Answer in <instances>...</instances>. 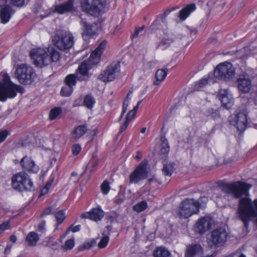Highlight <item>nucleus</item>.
Here are the masks:
<instances>
[{
  "mask_svg": "<svg viewBox=\"0 0 257 257\" xmlns=\"http://www.w3.org/2000/svg\"><path fill=\"white\" fill-rule=\"evenodd\" d=\"M215 77L223 80L232 79L235 74V69L230 63L224 62L218 65L213 73Z\"/></svg>",
  "mask_w": 257,
  "mask_h": 257,
  "instance_id": "obj_9",
  "label": "nucleus"
},
{
  "mask_svg": "<svg viewBox=\"0 0 257 257\" xmlns=\"http://www.w3.org/2000/svg\"><path fill=\"white\" fill-rule=\"evenodd\" d=\"M73 87L66 85L63 86L61 90V94L65 97L69 96L73 91Z\"/></svg>",
  "mask_w": 257,
  "mask_h": 257,
  "instance_id": "obj_36",
  "label": "nucleus"
},
{
  "mask_svg": "<svg viewBox=\"0 0 257 257\" xmlns=\"http://www.w3.org/2000/svg\"><path fill=\"white\" fill-rule=\"evenodd\" d=\"M128 104H129V102H128V101L124 100L123 101V105H122V112H121V115L120 116V117L119 118V120L122 118L123 114L126 111Z\"/></svg>",
  "mask_w": 257,
  "mask_h": 257,
  "instance_id": "obj_46",
  "label": "nucleus"
},
{
  "mask_svg": "<svg viewBox=\"0 0 257 257\" xmlns=\"http://www.w3.org/2000/svg\"><path fill=\"white\" fill-rule=\"evenodd\" d=\"M101 188L102 192L104 194L106 195L108 193L110 190V186L107 180L104 181L101 185Z\"/></svg>",
  "mask_w": 257,
  "mask_h": 257,
  "instance_id": "obj_38",
  "label": "nucleus"
},
{
  "mask_svg": "<svg viewBox=\"0 0 257 257\" xmlns=\"http://www.w3.org/2000/svg\"><path fill=\"white\" fill-rule=\"evenodd\" d=\"M12 186L19 191H32L34 189L33 182L25 172L17 173L12 178Z\"/></svg>",
  "mask_w": 257,
  "mask_h": 257,
  "instance_id": "obj_6",
  "label": "nucleus"
},
{
  "mask_svg": "<svg viewBox=\"0 0 257 257\" xmlns=\"http://www.w3.org/2000/svg\"><path fill=\"white\" fill-rule=\"evenodd\" d=\"M104 215V211L99 207L92 209L89 212L81 214L80 217L81 218H88L94 221H98L101 220Z\"/></svg>",
  "mask_w": 257,
  "mask_h": 257,
  "instance_id": "obj_19",
  "label": "nucleus"
},
{
  "mask_svg": "<svg viewBox=\"0 0 257 257\" xmlns=\"http://www.w3.org/2000/svg\"><path fill=\"white\" fill-rule=\"evenodd\" d=\"M142 153L141 152H140V151H138L137 154L136 156V159H137L138 160H140L142 158Z\"/></svg>",
  "mask_w": 257,
  "mask_h": 257,
  "instance_id": "obj_61",
  "label": "nucleus"
},
{
  "mask_svg": "<svg viewBox=\"0 0 257 257\" xmlns=\"http://www.w3.org/2000/svg\"><path fill=\"white\" fill-rule=\"evenodd\" d=\"M36 76L33 67L26 64L18 65L15 71V77L23 85L31 84Z\"/></svg>",
  "mask_w": 257,
  "mask_h": 257,
  "instance_id": "obj_5",
  "label": "nucleus"
},
{
  "mask_svg": "<svg viewBox=\"0 0 257 257\" xmlns=\"http://www.w3.org/2000/svg\"><path fill=\"white\" fill-rule=\"evenodd\" d=\"M45 221H43L41 222L38 226V229L39 231L43 232L45 231Z\"/></svg>",
  "mask_w": 257,
  "mask_h": 257,
  "instance_id": "obj_54",
  "label": "nucleus"
},
{
  "mask_svg": "<svg viewBox=\"0 0 257 257\" xmlns=\"http://www.w3.org/2000/svg\"><path fill=\"white\" fill-rule=\"evenodd\" d=\"M77 71L79 72V74H69L67 76L65 79V82L66 85L71 86L73 87L74 85H75L76 83V79L82 81V80H79V78H84V76L82 74H81L77 69Z\"/></svg>",
  "mask_w": 257,
  "mask_h": 257,
  "instance_id": "obj_23",
  "label": "nucleus"
},
{
  "mask_svg": "<svg viewBox=\"0 0 257 257\" xmlns=\"http://www.w3.org/2000/svg\"><path fill=\"white\" fill-rule=\"evenodd\" d=\"M106 44V41H102L96 49L91 53L89 59L83 61L79 66L78 70L84 76V78H79V80H88L89 79L90 74L88 73V70L99 63Z\"/></svg>",
  "mask_w": 257,
  "mask_h": 257,
  "instance_id": "obj_2",
  "label": "nucleus"
},
{
  "mask_svg": "<svg viewBox=\"0 0 257 257\" xmlns=\"http://www.w3.org/2000/svg\"><path fill=\"white\" fill-rule=\"evenodd\" d=\"M227 233L223 227L217 228L210 232L207 238V243L211 247L222 245L226 240Z\"/></svg>",
  "mask_w": 257,
  "mask_h": 257,
  "instance_id": "obj_8",
  "label": "nucleus"
},
{
  "mask_svg": "<svg viewBox=\"0 0 257 257\" xmlns=\"http://www.w3.org/2000/svg\"><path fill=\"white\" fill-rule=\"evenodd\" d=\"M253 101H254V104L257 105V95H256L254 98H253Z\"/></svg>",
  "mask_w": 257,
  "mask_h": 257,
  "instance_id": "obj_64",
  "label": "nucleus"
},
{
  "mask_svg": "<svg viewBox=\"0 0 257 257\" xmlns=\"http://www.w3.org/2000/svg\"><path fill=\"white\" fill-rule=\"evenodd\" d=\"M208 83V80L206 79H202L199 81L196 82L195 83V85L194 86V91H198L201 88L204 87L206 86Z\"/></svg>",
  "mask_w": 257,
  "mask_h": 257,
  "instance_id": "obj_35",
  "label": "nucleus"
},
{
  "mask_svg": "<svg viewBox=\"0 0 257 257\" xmlns=\"http://www.w3.org/2000/svg\"><path fill=\"white\" fill-rule=\"evenodd\" d=\"M11 245H8L7 246V247H6L5 249V251H4V253L5 254H8L10 253V250H11Z\"/></svg>",
  "mask_w": 257,
  "mask_h": 257,
  "instance_id": "obj_58",
  "label": "nucleus"
},
{
  "mask_svg": "<svg viewBox=\"0 0 257 257\" xmlns=\"http://www.w3.org/2000/svg\"><path fill=\"white\" fill-rule=\"evenodd\" d=\"M211 116L214 118L218 117L219 116V112L217 110H215L214 112H213Z\"/></svg>",
  "mask_w": 257,
  "mask_h": 257,
  "instance_id": "obj_59",
  "label": "nucleus"
},
{
  "mask_svg": "<svg viewBox=\"0 0 257 257\" xmlns=\"http://www.w3.org/2000/svg\"><path fill=\"white\" fill-rule=\"evenodd\" d=\"M95 103V99L91 94H87L84 97L83 105L87 108L91 109Z\"/></svg>",
  "mask_w": 257,
  "mask_h": 257,
  "instance_id": "obj_31",
  "label": "nucleus"
},
{
  "mask_svg": "<svg viewBox=\"0 0 257 257\" xmlns=\"http://www.w3.org/2000/svg\"><path fill=\"white\" fill-rule=\"evenodd\" d=\"M145 26H143L138 29H136L135 33L132 35V38H135L139 36V34L142 35V32L143 31Z\"/></svg>",
  "mask_w": 257,
  "mask_h": 257,
  "instance_id": "obj_47",
  "label": "nucleus"
},
{
  "mask_svg": "<svg viewBox=\"0 0 257 257\" xmlns=\"http://www.w3.org/2000/svg\"><path fill=\"white\" fill-rule=\"evenodd\" d=\"M211 226L210 220L208 217H202L200 219L196 224L195 232L199 234H203L206 230L209 229Z\"/></svg>",
  "mask_w": 257,
  "mask_h": 257,
  "instance_id": "obj_20",
  "label": "nucleus"
},
{
  "mask_svg": "<svg viewBox=\"0 0 257 257\" xmlns=\"http://www.w3.org/2000/svg\"><path fill=\"white\" fill-rule=\"evenodd\" d=\"M30 0H10V4L17 7H22L27 5Z\"/></svg>",
  "mask_w": 257,
  "mask_h": 257,
  "instance_id": "obj_37",
  "label": "nucleus"
},
{
  "mask_svg": "<svg viewBox=\"0 0 257 257\" xmlns=\"http://www.w3.org/2000/svg\"><path fill=\"white\" fill-rule=\"evenodd\" d=\"M148 182L150 185H152L154 187H158L161 184V182L155 177L148 179Z\"/></svg>",
  "mask_w": 257,
  "mask_h": 257,
  "instance_id": "obj_40",
  "label": "nucleus"
},
{
  "mask_svg": "<svg viewBox=\"0 0 257 257\" xmlns=\"http://www.w3.org/2000/svg\"><path fill=\"white\" fill-rule=\"evenodd\" d=\"M138 108H139V106L136 105V106L134 107L133 109H132L133 111H134L135 112V113H136V112L138 109Z\"/></svg>",
  "mask_w": 257,
  "mask_h": 257,
  "instance_id": "obj_63",
  "label": "nucleus"
},
{
  "mask_svg": "<svg viewBox=\"0 0 257 257\" xmlns=\"http://www.w3.org/2000/svg\"><path fill=\"white\" fill-rule=\"evenodd\" d=\"M106 0H81L82 10L92 16H98L106 7Z\"/></svg>",
  "mask_w": 257,
  "mask_h": 257,
  "instance_id": "obj_7",
  "label": "nucleus"
},
{
  "mask_svg": "<svg viewBox=\"0 0 257 257\" xmlns=\"http://www.w3.org/2000/svg\"><path fill=\"white\" fill-rule=\"evenodd\" d=\"M172 11V10H167L164 14L162 15V21L163 22H164L165 19H166V17L169 14V13Z\"/></svg>",
  "mask_w": 257,
  "mask_h": 257,
  "instance_id": "obj_56",
  "label": "nucleus"
},
{
  "mask_svg": "<svg viewBox=\"0 0 257 257\" xmlns=\"http://www.w3.org/2000/svg\"><path fill=\"white\" fill-rule=\"evenodd\" d=\"M192 11L193 4H190L180 11L178 17L181 21H184Z\"/></svg>",
  "mask_w": 257,
  "mask_h": 257,
  "instance_id": "obj_27",
  "label": "nucleus"
},
{
  "mask_svg": "<svg viewBox=\"0 0 257 257\" xmlns=\"http://www.w3.org/2000/svg\"><path fill=\"white\" fill-rule=\"evenodd\" d=\"M86 124H82L76 127L72 133V138L75 140H77L83 136L87 131Z\"/></svg>",
  "mask_w": 257,
  "mask_h": 257,
  "instance_id": "obj_22",
  "label": "nucleus"
},
{
  "mask_svg": "<svg viewBox=\"0 0 257 257\" xmlns=\"http://www.w3.org/2000/svg\"><path fill=\"white\" fill-rule=\"evenodd\" d=\"M20 164L23 169L29 173H37L39 170V167L35 162L27 156H24L21 159Z\"/></svg>",
  "mask_w": 257,
  "mask_h": 257,
  "instance_id": "obj_18",
  "label": "nucleus"
},
{
  "mask_svg": "<svg viewBox=\"0 0 257 257\" xmlns=\"http://www.w3.org/2000/svg\"><path fill=\"white\" fill-rule=\"evenodd\" d=\"M9 224L10 221L4 222L0 224V234L3 232V231L8 228V227L9 226Z\"/></svg>",
  "mask_w": 257,
  "mask_h": 257,
  "instance_id": "obj_49",
  "label": "nucleus"
},
{
  "mask_svg": "<svg viewBox=\"0 0 257 257\" xmlns=\"http://www.w3.org/2000/svg\"><path fill=\"white\" fill-rule=\"evenodd\" d=\"M120 64L114 62L109 65L106 69L98 76V79L105 82L113 81L120 73Z\"/></svg>",
  "mask_w": 257,
  "mask_h": 257,
  "instance_id": "obj_10",
  "label": "nucleus"
},
{
  "mask_svg": "<svg viewBox=\"0 0 257 257\" xmlns=\"http://www.w3.org/2000/svg\"><path fill=\"white\" fill-rule=\"evenodd\" d=\"M0 100L5 101L8 98L15 97L17 92L23 93L24 88L13 83L7 74H0Z\"/></svg>",
  "mask_w": 257,
  "mask_h": 257,
  "instance_id": "obj_3",
  "label": "nucleus"
},
{
  "mask_svg": "<svg viewBox=\"0 0 257 257\" xmlns=\"http://www.w3.org/2000/svg\"><path fill=\"white\" fill-rule=\"evenodd\" d=\"M6 4L0 7V19L2 24H5L9 22L12 16L15 13V10L7 4V0H5Z\"/></svg>",
  "mask_w": 257,
  "mask_h": 257,
  "instance_id": "obj_15",
  "label": "nucleus"
},
{
  "mask_svg": "<svg viewBox=\"0 0 257 257\" xmlns=\"http://www.w3.org/2000/svg\"><path fill=\"white\" fill-rule=\"evenodd\" d=\"M10 239L11 241H12L13 243H15L17 240V237L15 235H12L10 236Z\"/></svg>",
  "mask_w": 257,
  "mask_h": 257,
  "instance_id": "obj_60",
  "label": "nucleus"
},
{
  "mask_svg": "<svg viewBox=\"0 0 257 257\" xmlns=\"http://www.w3.org/2000/svg\"><path fill=\"white\" fill-rule=\"evenodd\" d=\"M80 25L82 27L83 34L92 36L96 34L100 30L101 22L99 20H97L96 21L90 23L83 19L80 22Z\"/></svg>",
  "mask_w": 257,
  "mask_h": 257,
  "instance_id": "obj_12",
  "label": "nucleus"
},
{
  "mask_svg": "<svg viewBox=\"0 0 257 257\" xmlns=\"http://www.w3.org/2000/svg\"><path fill=\"white\" fill-rule=\"evenodd\" d=\"M129 122H130L129 121L125 119V121H124L123 124L121 126L120 131V133L122 132L126 129V128L127 127V126H128V125L129 124Z\"/></svg>",
  "mask_w": 257,
  "mask_h": 257,
  "instance_id": "obj_55",
  "label": "nucleus"
},
{
  "mask_svg": "<svg viewBox=\"0 0 257 257\" xmlns=\"http://www.w3.org/2000/svg\"><path fill=\"white\" fill-rule=\"evenodd\" d=\"M147 161H142L135 170L131 173L129 177L130 184H138L141 181L147 178L149 173L147 169Z\"/></svg>",
  "mask_w": 257,
  "mask_h": 257,
  "instance_id": "obj_11",
  "label": "nucleus"
},
{
  "mask_svg": "<svg viewBox=\"0 0 257 257\" xmlns=\"http://www.w3.org/2000/svg\"><path fill=\"white\" fill-rule=\"evenodd\" d=\"M52 211V208L51 207H49L45 209L41 213V216H43L44 215H46L48 214H49Z\"/></svg>",
  "mask_w": 257,
  "mask_h": 257,
  "instance_id": "obj_53",
  "label": "nucleus"
},
{
  "mask_svg": "<svg viewBox=\"0 0 257 257\" xmlns=\"http://www.w3.org/2000/svg\"><path fill=\"white\" fill-rule=\"evenodd\" d=\"M34 64L37 67L43 68L52 62H56L60 59V54L54 47L34 48L30 52Z\"/></svg>",
  "mask_w": 257,
  "mask_h": 257,
  "instance_id": "obj_1",
  "label": "nucleus"
},
{
  "mask_svg": "<svg viewBox=\"0 0 257 257\" xmlns=\"http://www.w3.org/2000/svg\"><path fill=\"white\" fill-rule=\"evenodd\" d=\"M75 0H68L65 3L58 5L55 7V11L60 14H63L74 10Z\"/></svg>",
  "mask_w": 257,
  "mask_h": 257,
  "instance_id": "obj_21",
  "label": "nucleus"
},
{
  "mask_svg": "<svg viewBox=\"0 0 257 257\" xmlns=\"http://www.w3.org/2000/svg\"><path fill=\"white\" fill-rule=\"evenodd\" d=\"M57 224H61L65 218V212L64 210H61L54 214Z\"/></svg>",
  "mask_w": 257,
  "mask_h": 257,
  "instance_id": "obj_33",
  "label": "nucleus"
},
{
  "mask_svg": "<svg viewBox=\"0 0 257 257\" xmlns=\"http://www.w3.org/2000/svg\"><path fill=\"white\" fill-rule=\"evenodd\" d=\"M220 100L223 107L227 109L232 107L234 103V100L232 95L229 93L226 89H220L217 95Z\"/></svg>",
  "mask_w": 257,
  "mask_h": 257,
  "instance_id": "obj_16",
  "label": "nucleus"
},
{
  "mask_svg": "<svg viewBox=\"0 0 257 257\" xmlns=\"http://www.w3.org/2000/svg\"><path fill=\"white\" fill-rule=\"evenodd\" d=\"M96 242L94 240H91L89 242H85L82 246L83 249H89L95 244Z\"/></svg>",
  "mask_w": 257,
  "mask_h": 257,
  "instance_id": "obj_48",
  "label": "nucleus"
},
{
  "mask_svg": "<svg viewBox=\"0 0 257 257\" xmlns=\"http://www.w3.org/2000/svg\"><path fill=\"white\" fill-rule=\"evenodd\" d=\"M185 257H193V244L187 246L185 251Z\"/></svg>",
  "mask_w": 257,
  "mask_h": 257,
  "instance_id": "obj_41",
  "label": "nucleus"
},
{
  "mask_svg": "<svg viewBox=\"0 0 257 257\" xmlns=\"http://www.w3.org/2000/svg\"><path fill=\"white\" fill-rule=\"evenodd\" d=\"M236 82L238 89L242 93L249 92L252 87L251 79L249 76L246 73L239 75L237 78Z\"/></svg>",
  "mask_w": 257,
  "mask_h": 257,
  "instance_id": "obj_13",
  "label": "nucleus"
},
{
  "mask_svg": "<svg viewBox=\"0 0 257 257\" xmlns=\"http://www.w3.org/2000/svg\"><path fill=\"white\" fill-rule=\"evenodd\" d=\"M168 73V69L163 68L158 69L155 74L156 80L154 82V84L159 85L166 78Z\"/></svg>",
  "mask_w": 257,
  "mask_h": 257,
  "instance_id": "obj_24",
  "label": "nucleus"
},
{
  "mask_svg": "<svg viewBox=\"0 0 257 257\" xmlns=\"http://www.w3.org/2000/svg\"><path fill=\"white\" fill-rule=\"evenodd\" d=\"M208 199L205 196L201 197L197 200L194 201V214H197L199 212V208L205 206Z\"/></svg>",
  "mask_w": 257,
  "mask_h": 257,
  "instance_id": "obj_26",
  "label": "nucleus"
},
{
  "mask_svg": "<svg viewBox=\"0 0 257 257\" xmlns=\"http://www.w3.org/2000/svg\"><path fill=\"white\" fill-rule=\"evenodd\" d=\"M62 113V109L60 107H55L50 110L49 118L51 120L56 119L59 117Z\"/></svg>",
  "mask_w": 257,
  "mask_h": 257,
  "instance_id": "obj_32",
  "label": "nucleus"
},
{
  "mask_svg": "<svg viewBox=\"0 0 257 257\" xmlns=\"http://www.w3.org/2000/svg\"><path fill=\"white\" fill-rule=\"evenodd\" d=\"M153 255L154 257H172L169 251L165 247H158L155 249Z\"/></svg>",
  "mask_w": 257,
  "mask_h": 257,
  "instance_id": "obj_25",
  "label": "nucleus"
},
{
  "mask_svg": "<svg viewBox=\"0 0 257 257\" xmlns=\"http://www.w3.org/2000/svg\"><path fill=\"white\" fill-rule=\"evenodd\" d=\"M136 113L133 110H130L127 113L125 119L127 120L128 121H130L135 116Z\"/></svg>",
  "mask_w": 257,
  "mask_h": 257,
  "instance_id": "obj_51",
  "label": "nucleus"
},
{
  "mask_svg": "<svg viewBox=\"0 0 257 257\" xmlns=\"http://www.w3.org/2000/svg\"><path fill=\"white\" fill-rule=\"evenodd\" d=\"M133 93V90H130L128 93L127 94L126 97L124 100L128 101L130 99V96Z\"/></svg>",
  "mask_w": 257,
  "mask_h": 257,
  "instance_id": "obj_62",
  "label": "nucleus"
},
{
  "mask_svg": "<svg viewBox=\"0 0 257 257\" xmlns=\"http://www.w3.org/2000/svg\"><path fill=\"white\" fill-rule=\"evenodd\" d=\"M81 226L80 225H77L76 226H73V225H71L67 230H66V233H68L70 231H72L73 232H76L80 230Z\"/></svg>",
  "mask_w": 257,
  "mask_h": 257,
  "instance_id": "obj_45",
  "label": "nucleus"
},
{
  "mask_svg": "<svg viewBox=\"0 0 257 257\" xmlns=\"http://www.w3.org/2000/svg\"><path fill=\"white\" fill-rule=\"evenodd\" d=\"M175 164L174 163H164L162 168V172L165 176H171L174 170Z\"/></svg>",
  "mask_w": 257,
  "mask_h": 257,
  "instance_id": "obj_30",
  "label": "nucleus"
},
{
  "mask_svg": "<svg viewBox=\"0 0 257 257\" xmlns=\"http://www.w3.org/2000/svg\"><path fill=\"white\" fill-rule=\"evenodd\" d=\"M124 201L123 197H119L117 196L114 200V203L117 205H120L122 204Z\"/></svg>",
  "mask_w": 257,
  "mask_h": 257,
  "instance_id": "obj_52",
  "label": "nucleus"
},
{
  "mask_svg": "<svg viewBox=\"0 0 257 257\" xmlns=\"http://www.w3.org/2000/svg\"><path fill=\"white\" fill-rule=\"evenodd\" d=\"M109 241V237L108 236H103L99 242L98 243V246L100 248H103L105 247Z\"/></svg>",
  "mask_w": 257,
  "mask_h": 257,
  "instance_id": "obj_39",
  "label": "nucleus"
},
{
  "mask_svg": "<svg viewBox=\"0 0 257 257\" xmlns=\"http://www.w3.org/2000/svg\"><path fill=\"white\" fill-rule=\"evenodd\" d=\"M74 240L70 239L66 241L64 245V248L66 249H71L74 246Z\"/></svg>",
  "mask_w": 257,
  "mask_h": 257,
  "instance_id": "obj_42",
  "label": "nucleus"
},
{
  "mask_svg": "<svg viewBox=\"0 0 257 257\" xmlns=\"http://www.w3.org/2000/svg\"><path fill=\"white\" fill-rule=\"evenodd\" d=\"M147 207V203L145 201H142L133 206V209L138 212H141L145 210Z\"/></svg>",
  "mask_w": 257,
  "mask_h": 257,
  "instance_id": "obj_34",
  "label": "nucleus"
},
{
  "mask_svg": "<svg viewBox=\"0 0 257 257\" xmlns=\"http://www.w3.org/2000/svg\"><path fill=\"white\" fill-rule=\"evenodd\" d=\"M160 141L161 142L160 149L161 154L165 155L168 154L170 150V148L167 140L165 136H161Z\"/></svg>",
  "mask_w": 257,
  "mask_h": 257,
  "instance_id": "obj_29",
  "label": "nucleus"
},
{
  "mask_svg": "<svg viewBox=\"0 0 257 257\" xmlns=\"http://www.w3.org/2000/svg\"><path fill=\"white\" fill-rule=\"evenodd\" d=\"M81 148L79 144H74L72 147V153L74 155H77L80 152Z\"/></svg>",
  "mask_w": 257,
  "mask_h": 257,
  "instance_id": "obj_44",
  "label": "nucleus"
},
{
  "mask_svg": "<svg viewBox=\"0 0 257 257\" xmlns=\"http://www.w3.org/2000/svg\"><path fill=\"white\" fill-rule=\"evenodd\" d=\"M52 42L58 49L65 51L73 46L74 43V37L69 32L58 30L52 37Z\"/></svg>",
  "mask_w": 257,
  "mask_h": 257,
  "instance_id": "obj_4",
  "label": "nucleus"
},
{
  "mask_svg": "<svg viewBox=\"0 0 257 257\" xmlns=\"http://www.w3.org/2000/svg\"><path fill=\"white\" fill-rule=\"evenodd\" d=\"M8 135L7 131H3L0 133V143L3 142Z\"/></svg>",
  "mask_w": 257,
  "mask_h": 257,
  "instance_id": "obj_50",
  "label": "nucleus"
},
{
  "mask_svg": "<svg viewBox=\"0 0 257 257\" xmlns=\"http://www.w3.org/2000/svg\"><path fill=\"white\" fill-rule=\"evenodd\" d=\"M202 253L203 250L201 245L197 244H194V256L196 254L201 255Z\"/></svg>",
  "mask_w": 257,
  "mask_h": 257,
  "instance_id": "obj_43",
  "label": "nucleus"
},
{
  "mask_svg": "<svg viewBox=\"0 0 257 257\" xmlns=\"http://www.w3.org/2000/svg\"><path fill=\"white\" fill-rule=\"evenodd\" d=\"M47 245L52 248L53 249H55L58 245V243L56 241H53L51 243L50 242V243H48Z\"/></svg>",
  "mask_w": 257,
  "mask_h": 257,
  "instance_id": "obj_57",
  "label": "nucleus"
},
{
  "mask_svg": "<svg viewBox=\"0 0 257 257\" xmlns=\"http://www.w3.org/2000/svg\"><path fill=\"white\" fill-rule=\"evenodd\" d=\"M230 123L234 125L240 132L245 130L247 123V116L243 112L237 113L233 119L230 120Z\"/></svg>",
  "mask_w": 257,
  "mask_h": 257,
  "instance_id": "obj_14",
  "label": "nucleus"
},
{
  "mask_svg": "<svg viewBox=\"0 0 257 257\" xmlns=\"http://www.w3.org/2000/svg\"><path fill=\"white\" fill-rule=\"evenodd\" d=\"M39 239L38 234L33 231L29 232L26 238V241L31 246H35Z\"/></svg>",
  "mask_w": 257,
  "mask_h": 257,
  "instance_id": "obj_28",
  "label": "nucleus"
},
{
  "mask_svg": "<svg viewBox=\"0 0 257 257\" xmlns=\"http://www.w3.org/2000/svg\"><path fill=\"white\" fill-rule=\"evenodd\" d=\"M193 206V199L186 198L180 204L179 215L180 217L187 218L191 216Z\"/></svg>",
  "mask_w": 257,
  "mask_h": 257,
  "instance_id": "obj_17",
  "label": "nucleus"
}]
</instances>
